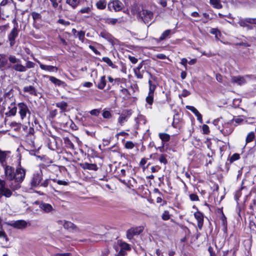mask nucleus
Returning a JSON list of instances; mask_svg holds the SVG:
<instances>
[{
  "label": "nucleus",
  "instance_id": "52",
  "mask_svg": "<svg viewBox=\"0 0 256 256\" xmlns=\"http://www.w3.org/2000/svg\"><path fill=\"white\" fill-rule=\"evenodd\" d=\"M90 114L92 116H98L100 114V110L94 109L90 112Z\"/></svg>",
  "mask_w": 256,
  "mask_h": 256
},
{
  "label": "nucleus",
  "instance_id": "33",
  "mask_svg": "<svg viewBox=\"0 0 256 256\" xmlns=\"http://www.w3.org/2000/svg\"><path fill=\"white\" fill-rule=\"evenodd\" d=\"M210 4L214 8L218 9L222 8L220 4V0H210Z\"/></svg>",
  "mask_w": 256,
  "mask_h": 256
},
{
  "label": "nucleus",
  "instance_id": "3",
  "mask_svg": "<svg viewBox=\"0 0 256 256\" xmlns=\"http://www.w3.org/2000/svg\"><path fill=\"white\" fill-rule=\"evenodd\" d=\"M18 113L22 120H24L27 114H28L29 116L31 114L28 106L25 103L20 102L18 104Z\"/></svg>",
  "mask_w": 256,
  "mask_h": 256
},
{
  "label": "nucleus",
  "instance_id": "58",
  "mask_svg": "<svg viewBox=\"0 0 256 256\" xmlns=\"http://www.w3.org/2000/svg\"><path fill=\"white\" fill-rule=\"evenodd\" d=\"M240 158V156L238 154H234L230 158V162H234L236 160Z\"/></svg>",
  "mask_w": 256,
  "mask_h": 256
},
{
  "label": "nucleus",
  "instance_id": "36",
  "mask_svg": "<svg viewBox=\"0 0 256 256\" xmlns=\"http://www.w3.org/2000/svg\"><path fill=\"white\" fill-rule=\"evenodd\" d=\"M254 138V133L253 132H251L248 133L246 136V143L252 142Z\"/></svg>",
  "mask_w": 256,
  "mask_h": 256
},
{
  "label": "nucleus",
  "instance_id": "63",
  "mask_svg": "<svg viewBox=\"0 0 256 256\" xmlns=\"http://www.w3.org/2000/svg\"><path fill=\"white\" fill-rule=\"evenodd\" d=\"M160 169V168L158 166H153L151 168V171L152 172H156Z\"/></svg>",
  "mask_w": 256,
  "mask_h": 256
},
{
  "label": "nucleus",
  "instance_id": "15",
  "mask_svg": "<svg viewBox=\"0 0 256 256\" xmlns=\"http://www.w3.org/2000/svg\"><path fill=\"white\" fill-rule=\"evenodd\" d=\"M248 77V76H234L231 78V82L232 83H236L239 85H242L246 82V78Z\"/></svg>",
  "mask_w": 256,
  "mask_h": 256
},
{
  "label": "nucleus",
  "instance_id": "37",
  "mask_svg": "<svg viewBox=\"0 0 256 256\" xmlns=\"http://www.w3.org/2000/svg\"><path fill=\"white\" fill-rule=\"evenodd\" d=\"M56 106L62 110H64L68 106V104L66 102L62 101L56 103Z\"/></svg>",
  "mask_w": 256,
  "mask_h": 256
},
{
  "label": "nucleus",
  "instance_id": "42",
  "mask_svg": "<svg viewBox=\"0 0 256 256\" xmlns=\"http://www.w3.org/2000/svg\"><path fill=\"white\" fill-rule=\"evenodd\" d=\"M131 230H134V234L135 235H138L143 230L142 227H136L135 228H131Z\"/></svg>",
  "mask_w": 256,
  "mask_h": 256
},
{
  "label": "nucleus",
  "instance_id": "14",
  "mask_svg": "<svg viewBox=\"0 0 256 256\" xmlns=\"http://www.w3.org/2000/svg\"><path fill=\"white\" fill-rule=\"evenodd\" d=\"M156 78L154 76H152L150 74V78L148 80L149 91L148 92L154 94L156 88V84L154 82L156 81Z\"/></svg>",
  "mask_w": 256,
  "mask_h": 256
},
{
  "label": "nucleus",
  "instance_id": "54",
  "mask_svg": "<svg viewBox=\"0 0 256 256\" xmlns=\"http://www.w3.org/2000/svg\"><path fill=\"white\" fill-rule=\"evenodd\" d=\"M243 121H244V119L242 118L241 116H238L236 118L233 119L232 120V122H236V123L239 124H240Z\"/></svg>",
  "mask_w": 256,
  "mask_h": 256
},
{
  "label": "nucleus",
  "instance_id": "5",
  "mask_svg": "<svg viewBox=\"0 0 256 256\" xmlns=\"http://www.w3.org/2000/svg\"><path fill=\"white\" fill-rule=\"evenodd\" d=\"M9 224L18 229H24L30 225V222L23 220L11 222Z\"/></svg>",
  "mask_w": 256,
  "mask_h": 256
},
{
  "label": "nucleus",
  "instance_id": "4",
  "mask_svg": "<svg viewBox=\"0 0 256 256\" xmlns=\"http://www.w3.org/2000/svg\"><path fill=\"white\" fill-rule=\"evenodd\" d=\"M108 7L110 10L119 12L122 9L124 5L119 0H111L108 4Z\"/></svg>",
  "mask_w": 256,
  "mask_h": 256
},
{
  "label": "nucleus",
  "instance_id": "38",
  "mask_svg": "<svg viewBox=\"0 0 256 256\" xmlns=\"http://www.w3.org/2000/svg\"><path fill=\"white\" fill-rule=\"evenodd\" d=\"M154 94L148 92V96L146 98V102L148 104L152 105L154 102Z\"/></svg>",
  "mask_w": 256,
  "mask_h": 256
},
{
  "label": "nucleus",
  "instance_id": "40",
  "mask_svg": "<svg viewBox=\"0 0 256 256\" xmlns=\"http://www.w3.org/2000/svg\"><path fill=\"white\" fill-rule=\"evenodd\" d=\"M102 116L104 118H110L112 117L111 113L110 111L104 109L102 112Z\"/></svg>",
  "mask_w": 256,
  "mask_h": 256
},
{
  "label": "nucleus",
  "instance_id": "21",
  "mask_svg": "<svg viewBox=\"0 0 256 256\" xmlns=\"http://www.w3.org/2000/svg\"><path fill=\"white\" fill-rule=\"evenodd\" d=\"M238 23L240 26L246 28L247 30H251L253 28L252 26L248 24V23L246 22V18H240Z\"/></svg>",
  "mask_w": 256,
  "mask_h": 256
},
{
  "label": "nucleus",
  "instance_id": "10",
  "mask_svg": "<svg viewBox=\"0 0 256 256\" xmlns=\"http://www.w3.org/2000/svg\"><path fill=\"white\" fill-rule=\"evenodd\" d=\"M15 173L14 168L8 166H6L5 174L7 180L6 182L14 179Z\"/></svg>",
  "mask_w": 256,
  "mask_h": 256
},
{
  "label": "nucleus",
  "instance_id": "6",
  "mask_svg": "<svg viewBox=\"0 0 256 256\" xmlns=\"http://www.w3.org/2000/svg\"><path fill=\"white\" fill-rule=\"evenodd\" d=\"M6 181L0 180V198L4 196L10 198L12 195V192L6 187Z\"/></svg>",
  "mask_w": 256,
  "mask_h": 256
},
{
  "label": "nucleus",
  "instance_id": "34",
  "mask_svg": "<svg viewBox=\"0 0 256 256\" xmlns=\"http://www.w3.org/2000/svg\"><path fill=\"white\" fill-rule=\"evenodd\" d=\"M159 137L164 142H167L170 140V136L166 133H160Z\"/></svg>",
  "mask_w": 256,
  "mask_h": 256
},
{
  "label": "nucleus",
  "instance_id": "23",
  "mask_svg": "<svg viewBox=\"0 0 256 256\" xmlns=\"http://www.w3.org/2000/svg\"><path fill=\"white\" fill-rule=\"evenodd\" d=\"M8 59L6 58L5 54H0V68H5L6 66H8L10 63L8 64Z\"/></svg>",
  "mask_w": 256,
  "mask_h": 256
},
{
  "label": "nucleus",
  "instance_id": "61",
  "mask_svg": "<svg viewBox=\"0 0 256 256\" xmlns=\"http://www.w3.org/2000/svg\"><path fill=\"white\" fill-rule=\"evenodd\" d=\"M202 129L204 134H207L209 132V128L206 124H204Z\"/></svg>",
  "mask_w": 256,
  "mask_h": 256
},
{
  "label": "nucleus",
  "instance_id": "12",
  "mask_svg": "<svg viewBox=\"0 0 256 256\" xmlns=\"http://www.w3.org/2000/svg\"><path fill=\"white\" fill-rule=\"evenodd\" d=\"M194 216L198 222V226L200 230L202 228L204 224V215L199 211L194 214Z\"/></svg>",
  "mask_w": 256,
  "mask_h": 256
},
{
  "label": "nucleus",
  "instance_id": "24",
  "mask_svg": "<svg viewBox=\"0 0 256 256\" xmlns=\"http://www.w3.org/2000/svg\"><path fill=\"white\" fill-rule=\"evenodd\" d=\"M40 208L45 212H50L53 210L52 205L46 203H42L40 206Z\"/></svg>",
  "mask_w": 256,
  "mask_h": 256
},
{
  "label": "nucleus",
  "instance_id": "57",
  "mask_svg": "<svg viewBox=\"0 0 256 256\" xmlns=\"http://www.w3.org/2000/svg\"><path fill=\"white\" fill-rule=\"evenodd\" d=\"M121 248L122 250H130V248L128 245V244L126 243V242H122L120 244Z\"/></svg>",
  "mask_w": 256,
  "mask_h": 256
},
{
  "label": "nucleus",
  "instance_id": "48",
  "mask_svg": "<svg viewBox=\"0 0 256 256\" xmlns=\"http://www.w3.org/2000/svg\"><path fill=\"white\" fill-rule=\"evenodd\" d=\"M159 161L160 162L164 164L168 162L167 160L166 159V156L164 154H161L159 158Z\"/></svg>",
  "mask_w": 256,
  "mask_h": 256
},
{
  "label": "nucleus",
  "instance_id": "56",
  "mask_svg": "<svg viewBox=\"0 0 256 256\" xmlns=\"http://www.w3.org/2000/svg\"><path fill=\"white\" fill-rule=\"evenodd\" d=\"M246 20L248 24H256V18H246Z\"/></svg>",
  "mask_w": 256,
  "mask_h": 256
},
{
  "label": "nucleus",
  "instance_id": "59",
  "mask_svg": "<svg viewBox=\"0 0 256 256\" xmlns=\"http://www.w3.org/2000/svg\"><path fill=\"white\" fill-rule=\"evenodd\" d=\"M190 94V92L188 91V90L184 89V90H182V92L181 94L180 95V96H182L183 97H186V96H189Z\"/></svg>",
  "mask_w": 256,
  "mask_h": 256
},
{
  "label": "nucleus",
  "instance_id": "18",
  "mask_svg": "<svg viewBox=\"0 0 256 256\" xmlns=\"http://www.w3.org/2000/svg\"><path fill=\"white\" fill-rule=\"evenodd\" d=\"M8 111L6 113V115L8 116H14L17 112V108L15 106V102L11 103L8 108Z\"/></svg>",
  "mask_w": 256,
  "mask_h": 256
},
{
  "label": "nucleus",
  "instance_id": "27",
  "mask_svg": "<svg viewBox=\"0 0 256 256\" xmlns=\"http://www.w3.org/2000/svg\"><path fill=\"white\" fill-rule=\"evenodd\" d=\"M82 0H66V3L72 8H76L80 4Z\"/></svg>",
  "mask_w": 256,
  "mask_h": 256
},
{
  "label": "nucleus",
  "instance_id": "9",
  "mask_svg": "<svg viewBox=\"0 0 256 256\" xmlns=\"http://www.w3.org/2000/svg\"><path fill=\"white\" fill-rule=\"evenodd\" d=\"M26 172L24 169L22 168H18L16 170L14 179L22 182L24 178Z\"/></svg>",
  "mask_w": 256,
  "mask_h": 256
},
{
  "label": "nucleus",
  "instance_id": "41",
  "mask_svg": "<svg viewBox=\"0 0 256 256\" xmlns=\"http://www.w3.org/2000/svg\"><path fill=\"white\" fill-rule=\"evenodd\" d=\"M77 35L78 38V39L82 42H84L85 36V32L84 31L80 30L78 32Z\"/></svg>",
  "mask_w": 256,
  "mask_h": 256
},
{
  "label": "nucleus",
  "instance_id": "28",
  "mask_svg": "<svg viewBox=\"0 0 256 256\" xmlns=\"http://www.w3.org/2000/svg\"><path fill=\"white\" fill-rule=\"evenodd\" d=\"M44 76L46 77V78H48L52 82L53 84H54L57 86H61L62 84L64 83L62 80H60L58 79L57 78H56L54 76Z\"/></svg>",
  "mask_w": 256,
  "mask_h": 256
},
{
  "label": "nucleus",
  "instance_id": "39",
  "mask_svg": "<svg viewBox=\"0 0 256 256\" xmlns=\"http://www.w3.org/2000/svg\"><path fill=\"white\" fill-rule=\"evenodd\" d=\"M102 61L106 62L108 66L112 67V68H115V66L113 62L110 60V59L108 57H104L102 58Z\"/></svg>",
  "mask_w": 256,
  "mask_h": 256
},
{
  "label": "nucleus",
  "instance_id": "64",
  "mask_svg": "<svg viewBox=\"0 0 256 256\" xmlns=\"http://www.w3.org/2000/svg\"><path fill=\"white\" fill-rule=\"evenodd\" d=\"M70 253H56L54 254V256H70Z\"/></svg>",
  "mask_w": 256,
  "mask_h": 256
},
{
  "label": "nucleus",
  "instance_id": "30",
  "mask_svg": "<svg viewBox=\"0 0 256 256\" xmlns=\"http://www.w3.org/2000/svg\"><path fill=\"white\" fill-rule=\"evenodd\" d=\"M100 36L102 38L106 39V40H107L108 42H112V38H112V36L110 33H108L107 32H106V31L102 32L100 33Z\"/></svg>",
  "mask_w": 256,
  "mask_h": 256
},
{
  "label": "nucleus",
  "instance_id": "53",
  "mask_svg": "<svg viewBox=\"0 0 256 256\" xmlns=\"http://www.w3.org/2000/svg\"><path fill=\"white\" fill-rule=\"evenodd\" d=\"M190 198L192 201H198L199 200L198 196L196 194H190Z\"/></svg>",
  "mask_w": 256,
  "mask_h": 256
},
{
  "label": "nucleus",
  "instance_id": "16",
  "mask_svg": "<svg viewBox=\"0 0 256 256\" xmlns=\"http://www.w3.org/2000/svg\"><path fill=\"white\" fill-rule=\"evenodd\" d=\"M58 224L63 225V226L65 229L69 230H74L76 228L74 224L70 222L58 220Z\"/></svg>",
  "mask_w": 256,
  "mask_h": 256
},
{
  "label": "nucleus",
  "instance_id": "60",
  "mask_svg": "<svg viewBox=\"0 0 256 256\" xmlns=\"http://www.w3.org/2000/svg\"><path fill=\"white\" fill-rule=\"evenodd\" d=\"M147 159L143 158L141 160L140 162V166L142 167L144 169L145 168L144 165L146 163Z\"/></svg>",
  "mask_w": 256,
  "mask_h": 256
},
{
  "label": "nucleus",
  "instance_id": "26",
  "mask_svg": "<svg viewBox=\"0 0 256 256\" xmlns=\"http://www.w3.org/2000/svg\"><path fill=\"white\" fill-rule=\"evenodd\" d=\"M24 92H28L31 95L36 96V90L32 86H26L24 88Z\"/></svg>",
  "mask_w": 256,
  "mask_h": 256
},
{
  "label": "nucleus",
  "instance_id": "7",
  "mask_svg": "<svg viewBox=\"0 0 256 256\" xmlns=\"http://www.w3.org/2000/svg\"><path fill=\"white\" fill-rule=\"evenodd\" d=\"M42 180V174L41 172L34 174L30 181L31 186L34 188L40 186Z\"/></svg>",
  "mask_w": 256,
  "mask_h": 256
},
{
  "label": "nucleus",
  "instance_id": "44",
  "mask_svg": "<svg viewBox=\"0 0 256 256\" xmlns=\"http://www.w3.org/2000/svg\"><path fill=\"white\" fill-rule=\"evenodd\" d=\"M162 219L164 220H167L170 218V216L168 211H164L162 216Z\"/></svg>",
  "mask_w": 256,
  "mask_h": 256
},
{
  "label": "nucleus",
  "instance_id": "25",
  "mask_svg": "<svg viewBox=\"0 0 256 256\" xmlns=\"http://www.w3.org/2000/svg\"><path fill=\"white\" fill-rule=\"evenodd\" d=\"M174 34L173 32H172V30H164L160 35V37L159 38V40L160 41L164 40L166 38H168L170 36V34Z\"/></svg>",
  "mask_w": 256,
  "mask_h": 256
},
{
  "label": "nucleus",
  "instance_id": "19",
  "mask_svg": "<svg viewBox=\"0 0 256 256\" xmlns=\"http://www.w3.org/2000/svg\"><path fill=\"white\" fill-rule=\"evenodd\" d=\"M80 166L84 170H88L96 171L98 169L96 164H89L88 162H84L80 164Z\"/></svg>",
  "mask_w": 256,
  "mask_h": 256
},
{
  "label": "nucleus",
  "instance_id": "43",
  "mask_svg": "<svg viewBox=\"0 0 256 256\" xmlns=\"http://www.w3.org/2000/svg\"><path fill=\"white\" fill-rule=\"evenodd\" d=\"M134 234V230L129 229L126 232V237L128 239L131 240L133 238Z\"/></svg>",
  "mask_w": 256,
  "mask_h": 256
},
{
  "label": "nucleus",
  "instance_id": "20",
  "mask_svg": "<svg viewBox=\"0 0 256 256\" xmlns=\"http://www.w3.org/2000/svg\"><path fill=\"white\" fill-rule=\"evenodd\" d=\"M102 21L109 25L114 26L117 23H120V18H102Z\"/></svg>",
  "mask_w": 256,
  "mask_h": 256
},
{
  "label": "nucleus",
  "instance_id": "22",
  "mask_svg": "<svg viewBox=\"0 0 256 256\" xmlns=\"http://www.w3.org/2000/svg\"><path fill=\"white\" fill-rule=\"evenodd\" d=\"M129 115L124 114H121L118 119V124L120 126H123L124 122L128 121Z\"/></svg>",
  "mask_w": 256,
  "mask_h": 256
},
{
  "label": "nucleus",
  "instance_id": "35",
  "mask_svg": "<svg viewBox=\"0 0 256 256\" xmlns=\"http://www.w3.org/2000/svg\"><path fill=\"white\" fill-rule=\"evenodd\" d=\"M62 0H50L52 6L53 8L58 9V8H61V6L59 5V4L61 2Z\"/></svg>",
  "mask_w": 256,
  "mask_h": 256
},
{
  "label": "nucleus",
  "instance_id": "45",
  "mask_svg": "<svg viewBox=\"0 0 256 256\" xmlns=\"http://www.w3.org/2000/svg\"><path fill=\"white\" fill-rule=\"evenodd\" d=\"M186 108L190 110L192 112L194 115L196 114L197 113H198L199 112L197 110V109L196 108H195L194 106H186Z\"/></svg>",
  "mask_w": 256,
  "mask_h": 256
},
{
  "label": "nucleus",
  "instance_id": "17",
  "mask_svg": "<svg viewBox=\"0 0 256 256\" xmlns=\"http://www.w3.org/2000/svg\"><path fill=\"white\" fill-rule=\"evenodd\" d=\"M40 65V67L42 70L48 72H57L58 68L52 66L46 65L42 64L40 62H38Z\"/></svg>",
  "mask_w": 256,
  "mask_h": 256
},
{
  "label": "nucleus",
  "instance_id": "8",
  "mask_svg": "<svg viewBox=\"0 0 256 256\" xmlns=\"http://www.w3.org/2000/svg\"><path fill=\"white\" fill-rule=\"evenodd\" d=\"M234 129V128L232 124V121H230L223 124L222 128L220 130V131L224 136H228L232 132Z\"/></svg>",
  "mask_w": 256,
  "mask_h": 256
},
{
  "label": "nucleus",
  "instance_id": "11",
  "mask_svg": "<svg viewBox=\"0 0 256 256\" xmlns=\"http://www.w3.org/2000/svg\"><path fill=\"white\" fill-rule=\"evenodd\" d=\"M18 34V30L16 28H14L8 34V40L10 46H13L15 44V39Z\"/></svg>",
  "mask_w": 256,
  "mask_h": 256
},
{
  "label": "nucleus",
  "instance_id": "1",
  "mask_svg": "<svg viewBox=\"0 0 256 256\" xmlns=\"http://www.w3.org/2000/svg\"><path fill=\"white\" fill-rule=\"evenodd\" d=\"M8 60L10 64L8 66V68H12L18 72H25L28 68H33L34 66V64L30 61L27 62L25 66H23L21 64L20 60L14 55H10Z\"/></svg>",
  "mask_w": 256,
  "mask_h": 256
},
{
  "label": "nucleus",
  "instance_id": "32",
  "mask_svg": "<svg viewBox=\"0 0 256 256\" xmlns=\"http://www.w3.org/2000/svg\"><path fill=\"white\" fill-rule=\"evenodd\" d=\"M106 0H99L96 3V6L99 10H104L106 8Z\"/></svg>",
  "mask_w": 256,
  "mask_h": 256
},
{
  "label": "nucleus",
  "instance_id": "13",
  "mask_svg": "<svg viewBox=\"0 0 256 256\" xmlns=\"http://www.w3.org/2000/svg\"><path fill=\"white\" fill-rule=\"evenodd\" d=\"M20 182H18L16 180L12 179L9 181L6 182V186H8L12 190H16L20 187Z\"/></svg>",
  "mask_w": 256,
  "mask_h": 256
},
{
  "label": "nucleus",
  "instance_id": "49",
  "mask_svg": "<svg viewBox=\"0 0 256 256\" xmlns=\"http://www.w3.org/2000/svg\"><path fill=\"white\" fill-rule=\"evenodd\" d=\"M50 182V179H46L43 182H40V186H42L44 188H46L48 186Z\"/></svg>",
  "mask_w": 256,
  "mask_h": 256
},
{
  "label": "nucleus",
  "instance_id": "2",
  "mask_svg": "<svg viewBox=\"0 0 256 256\" xmlns=\"http://www.w3.org/2000/svg\"><path fill=\"white\" fill-rule=\"evenodd\" d=\"M138 16L144 24H147L151 22L154 17V14L150 10H142L138 12Z\"/></svg>",
  "mask_w": 256,
  "mask_h": 256
},
{
  "label": "nucleus",
  "instance_id": "47",
  "mask_svg": "<svg viewBox=\"0 0 256 256\" xmlns=\"http://www.w3.org/2000/svg\"><path fill=\"white\" fill-rule=\"evenodd\" d=\"M134 146V143L131 141H127L125 144V148L128 149H132Z\"/></svg>",
  "mask_w": 256,
  "mask_h": 256
},
{
  "label": "nucleus",
  "instance_id": "46",
  "mask_svg": "<svg viewBox=\"0 0 256 256\" xmlns=\"http://www.w3.org/2000/svg\"><path fill=\"white\" fill-rule=\"evenodd\" d=\"M134 74L138 78L141 79L142 78V77H143L142 73V72H140V70H134Z\"/></svg>",
  "mask_w": 256,
  "mask_h": 256
},
{
  "label": "nucleus",
  "instance_id": "31",
  "mask_svg": "<svg viewBox=\"0 0 256 256\" xmlns=\"http://www.w3.org/2000/svg\"><path fill=\"white\" fill-rule=\"evenodd\" d=\"M106 86V80L104 76H102L98 82L97 87L100 90H103Z\"/></svg>",
  "mask_w": 256,
  "mask_h": 256
},
{
  "label": "nucleus",
  "instance_id": "29",
  "mask_svg": "<svg viewBox=\"0 0 256 256\" xmlns=\"http://www.w3.org/2000/svg\"><path fill=\"white\" fill-rule=\"evenodd\" d=\"M7 152L0 150V163L3 166H6V158Z\"/></svg>",
  "mask_w": 256,
  "mask_h": 256
},
{
  "label": "nucleus",
  "instance_id": "55",
  "mask_svg": "<svg viewBox=\"0 0 256 256\" xmlns=\"http://www.w3.org/2000/svg\"><path fill=\"white\" fill-rule=\"evenodd\" d=\"M210 32L211 34H214L216 38L218 37V36H217L218 34V33L220 34V32L218 30L217 28H211V30L210 31Z\"/></svg>",
  "mask_w": 256,
  "mask_h": 256
},
{
  "label": "nucleus",
  "instance_id": "62",
  "mask_svg": "<svg viewBox=\"0 0 256 256\" xmlns=\"http://www.w3.org/2000/svg\"><path fill=\"white\" fill-rule=\"evenodd\" d=\"M128 58L130 62L134 64H136L138 61V59L134 56H129Z\"/></svg>",
  "mask_w": 256,
  "mask_h": 256
},
{
  "label": "nucleus",
  "instance_id": "51",
  "mask_svg": "<svg viewBox=\"0 0 256 256\" xmlns=\"http://www.w3.org/2000/svg\"><path fill=\"white\" fill-rule=\"evenodd\" d=\"M80 12L82 14H89L91 12V9L89 7H86L82 8Z\"/></svg>",
  "mask_w": 256,
  "mask_h": 256
},
{
  "label": "nucleus",
  "instance_id": "50",
  "mask_svg": "<svg viewBox=\"0 0 256 256\" xmlns=\"http://www.w3.org/2000/svg\"><path fill=\"white\" fill-rule=\"evenodd\" d=\"M58 22L65 26H68L70 24V22L66 21L63 19H59L58 21Z\"/></svg>",
  "mask_w": 256,
  "mask_h": 256
}]
</instances>
